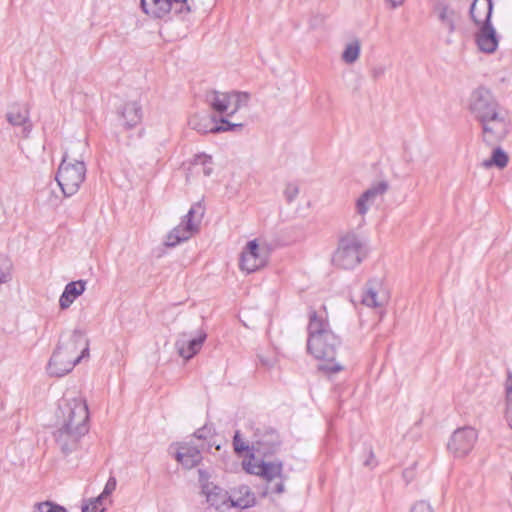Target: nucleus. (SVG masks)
<instances>
[{
  "label": "nucleus",
  "instance_id": "f257e3e1",
  "mask_svg": "<svg viewBox=\"0 0 512 512\" xmlns=\"http://www.w3.org/2000/svg\"><path fill=\"white\" fill-rule=\"evenodd\" d=\"M307 351L316 359L327 361L319 368L328 374H334L343 369L339 363H335L337 349L340 347V338L331 330L325 308L309 312L307 327Z\"/></svg>",
  "mask_w": 512,
  "mask_h": 512
},
{
  "label": "nucleus",
  "instance_id": "f03ea898",
  "mask_svg": "<svg viewBox=\"0 0 512 512\" xmlns=\"http://www.w3.org/2000/svg\"><path fill=\"white\" fill-rule=\"evenodd\" d=\"M89 357V340L81 330L60 336L59 342L47 365L49 375L63 377L84 358Z\"/></svg>",
  "mask_w": 512,
  "mask_h": 512
},
{
  "label": "nucleus",
  "instance_id": "7ed1b4c3",
  "mask_svg": "<svg viewBox=\"0 0 512 512\" xmlns=\"http://www.w3.org/2000/svg\"><path fill=\"white\" fill-rule=\"evenodd\" d=\"M87 149L85 140L71 141L68 143L63 160L59 165L56 181L65 197L76 194L85 180L86 166L82 158Z\"/></svg>",
  "mask_w": 512,
  "mask_h": 512
},
{
  "label": "nucleus",
  "instance_id": "20e7f679",
  "mask_svg": "<svg viewBox=\"0 0 512 512\" xmlns=\"http://www.w3.org/2000/svg\"><path fill=\"white\" fill-rule=\"evenodd\" d=\"M432 13L438 22L439 33L445 44H453V35L460 32L464 20L460 0H436Z\"/></svg>",
  "mask_w": 512,
  "mask_h": 512
},
{
  "label": "nucleus",
  "instance_id": "39448f33",
  "mask_svg": "<svg viewBox=\"0 0 512 512\" xmlns=\"http://www.w3.org/2000/svg\"><path fill=\"white\" fill-rule=\"evenodd\" d=\"M468 106L483 128H487L486 125L490 122L505 124V116L499 111L498 103L491 90L485 86H478L471 92Z\"/></svg>",
  "mask_w": 512,
  "mask_h": 512
},
{
  "label": "nucleus",
  "instance_id": "423d86ee",
  "mask_svg": "<svg viewBox=\"0 0 512 512\" xmlns=\"http://www.w3.org/2000/svg\"><path fill=\"white\" fill-rule=\"evenodd\" d=\"M364 240L355 233H347L339 239L337 249L332 256L335 267L350 270L358 266L366 257Z\"/></svg>",
  "mask_w": 512,
  "mask_h": 512
},
{
  "label": "nucleus",
  "instance_id": "0eeeda50",
  "mask_svg": "<svg viewBox=\"0 0 512 512\" xmlns=\"http://www.w3.org/2000/svg\"><path fill=\"white\" fill-rule=\"evenodd\" d=\"M58 423L89 431V410L86 400L77 395H65L59 402Z\"/></svg>",
  "mask_w": 512,
  "mask_h": 512
},
{
  "label": "nucleus",
  "instance_id": "6e6552de",
  "mask_svg": "<svg viewBox=\"0 0 512 512\" xmlns=\"http://www.w3.org/2000/svg\"><path fill=\"white\" fill-rule=\"evenodd\" d=\"M243 467L247 473L260 476L267 482L280 478L281 481L276 483L275 486L271 488V491L277 494L284 492L285 488L282 479L283 464L281 461L267 462L251 454L249 460L243 462Z\"/></svg>",
  "mask_w": 512,
  "mask_h": 512
},
{
  "label": "nucleus",
  "instance_id": "1a4fd4ad",
  "mask_svg": "<svg viewBox=\"0 0 512 512\" xmlns=\"http://www.w3.org/2000/svg\"><path fill=\"white\" fill-rule=\"evenodd\" d=\"M203 216V208L200 204L193 205L184 216L182 222L175 227L167 236V245L176 246L188 240L198 231L199 223Z\"/></svg>",
  "mask_w": 512,
  "mask_h": 512
},
{
  "label": "nucleus",
  "instance_id": "9d476101",
  "mask_svg": "<svg viewBox=\"0 0 512 512\" xmlns=\"http://www.w3.org/2000/svg\"><path fill=\"white\" fill-rule=\"evenodd\" d=\"M268 255L265 245H260L257 240L249 241L241 253L239 267L246 273L255 272L266 265Z\"/></svg>",
  "mask_w": 512,
  "mask_h": 512
},
{
  "label": "nucleus",
  "instance_id": "9b49d317",
  "mask_svg": "<svg viewBox=\"0 0 512 512\" xmlns=\"http://www.w3.org/2000/svg\"><path fill=\"white\" fill-rule=\"evenodd\" d=\"M477 438L478 433L474 428L470 426L458 428L451 435L447 449L455 457H464L472 451Z\"/></svg>",
  "mask_w": 512,
  "mask_h": 512
},
{
  "label": "nucleus",
  "instance_id": "f8f14e48",
  "mask_svg": "<svg viewBox=\"0 0 512 512\" xmlns=\"http://www.w3.org/2000/svg\"><path fill=\"white\" fill-rule=\"evenodd\" d=\"M207 334L204 330H197L195 334L179 333L175 341V348L180 357L185 360L193 358L202 348Z\"/></svg>",
  "mask_w": 512,
  "mask_h": 512
},
{
  "label": "nucleus",
  "instance_id": "ddd939ff",
  "mask_svg": "<svg viewBox=\"0 0 512 512\" xmlns=\"http://www.w3.org/2000/svg\"><path fill=\"white\" fill-rule=\"evenodd\" d=\"M202 494L206 498L207 512H226L233 507L232 497L228 492L213 483H203Z\"/></svg>",
  "mask_w": 512,
  "mask_h": 512
},
{
  "label": "nucleus",
  "instance_id": "4468645a",
  "mask_svg": "<svg viewBox=\"0 0 512 512\" xmlns=\"http://www.w3.org/2000/svg\"><path fill=\"white\" fill-rule=\"evenodd\" d=\"M389 301V291L380 278L369 280L362 294V304L370 308H383Z\"/></svg>",
  "mask_w": 512,
  "mask_h": 512
},
{
  "label": "nucleus",
  "instance_id": "2eb2a0df",
  "mask_svg": "<svg viewBox=\"0 0 512 512\" xmlns=\"http://www.w3.org/2000/svg\"><path fill=\"white\" fill-rule=\"evenodd\" d=\"M86 433V431H80L78 428L58 423L54 438L62 453L67 455L78 448L80 439Z\"/></svg>",
  "mask_w": 512,
  "mask_h": 512
},
{
  "label": "nucleus",
  "instance_id": "dca6fc26",
  "mask_svg": "<svg viewBox=\"0 0 512 512\" xmlns=\"http://www.w3.org/2000/svg\"><path fill=\"white\" fill-rule=\"evenodd\" d=\"M474 39L479 51L485 54H492L498 48L500 36L492 25V22H488L477 26Z\"/></svg>",
  "mask_w": 512,
  "mask_h": 512
},
{
  "label": "nucleus",
  "instance_id": "f3484780",
  "mask_svg": "<svg viewBox=\"0 0 512 512\" xmlns=\"http://www.w3.org/2000/svg\"><path fill=\"white\" fill-rule=\"evenodd\" d=\"M388 188L389 185L386 181H380L365 190L356 200L355 208L357 214L364 218L370 207L388 191Z\"/></svg>",
  "mask_w": 512,
  "mask_h": 512
},
{
  "label": "nucleus",
  "instance_id": "a211bd4d",
  "mask_svg": "<svg viewBox=\"0 0 512 512\" xmlns=\"http://www.w3.org/2000/svg\"><path fill=\"white\" fill-rule=\"evenodd\" d=\"M230 95L231 104L234 105V109L231 111L230 114H227L226 116H221L219 119L213 117L212 120L215 123L213 128H243L242 123L230 122L228 118L232 116L236 111L248 105L250 100V94H248L247 92L233 91L230 92Z\"/></svg>",
  "mask_w": 512,
  "mask_h": 512
},
{
  "label": "nucleus",
  "instance_id": "6ab92c4d",
  "mask_svg": "<svg viewBox=\"0 0 512 512\" xmlns=\"http://www.w3.org/2000/svg\"><path fill=\"white\" fill-rule=\"evenodd\" d=\"M279 444L278 434L274 430H268L262 436H257V439L252 443L253 454L265 457L274 453Z\"/></svg>",
  "mask_w": 512,
  "mask_h": 512
},
{
  "label": "nucleus",
  "instance_id": "aec40b11",
  "mask_svg": "<svg viewBox=\"0 0 512 512\" xmlns=\"http://www.w3.org/2000/svg\"><path fill=\"white\" fill-rule=\"evenodd\" d=\"M141 7L145 14L162 19L170 13L176 14V7L171 0H141Z\"/></svg>",
  "mask_w": 512,
  "mask_h": 512
},
{
  "label": "nucleus",
  "instance_id": "412c9836",
  "mask_svg": "<svg viewBox=\"0 0 512 512\" xmlns=\"http://www.w3.org/2000/svg\"><path fill=\"white\" fill-rule=\"evenodd\" d=\"M492 11V0H474L470 6L469 14L472 22L479 26L491 22Z\"/></svg>",
  "mask_w": 512,
  "mask_h": 512
},
{
  "label": "nucleus",
  "instance_id": "4be33fe9",
  "mask_svg": "<svg viewBox=\"0 0 512 512\" xmlns=\"http://www.w3.org/2000/svg\"><path fill=\"white\" fill-rule=\"evenodd\" d=\"M86 289V282L83 280L68 283L59 298V306L62 310L68 309L72 303L81 296Z\"/></svg>",
  "mask_w": 512,
  "mask_h": 512
},
{
  "label": "nucleus",
  "instance_id": "5701e85b",
  "mask_svg": "<svg viewBox=\"0 0 512 512\" xmlns=\"http://www.w3.org/2000/svg\"><path fill=\"white\" fill-rule=\"evenodd\" d=\"M176 459L185 468L191 469L198 465L202 456L200 450L189 444H180L176 453Z\"/></svg>",
  "mask_w": 512,
  "mask_h": 512
},
{
  "label": "nucleus",
  "instance_id": "b1692460",
  "mask_svg": "<svg viewBox=\"0 0 512 512\" xmlns=\"http://www.w3.org/2000/svg\"><path fill=\"white\" fill-rule=\"evenodd\" d=\"M120 116L123 119L125 128L137 126L142 119V108L137 101H130L124 104Z\"/></svg>",
  "mask_w": 512,
  "mask_h": 512
},
{
  "label": "nucleus",
  "instance_id": "393cba45",
  "mask_svg": "<svg viewBox=\"0 0 512 512\" xmlns=\"http://www.w3.org/2000/svg\"><path fill=\"white\" fill-rule=\"evenodd\" d=\"M206 100L211 109L220 114L226 113L228 107L231 105L230 92L213 90L206 95Z\"/></svg>",
  "mask_w": 512,
  "mask_h": 512
},
{
  "label": "nucleus",
  "instance_id": "a878e982",
  "mask_svg": "<svg viewBox=\"0 0 512 512\" xmlns=\"http://www.w3.org/2000/svg\"><path fill=\"white\" fill-rule=\"evenodd\" d=\"M7 120L12 126H23L29 120L28 109L22 105H14L7 112Z\"/></svg>",
  "mask_w": 512,
  "mask_h": 512
},
{
  "label": "nucleus",
  "instance_id": "bb28decb",
  "mask_svg": "<svg viewBox=\"0 0 512 512\" xmlns=\"http://www.w3.org/2000/svg\"><path fill=\"white\" fill-rule=\"evenodd\" d=\"M238 493L241 495L239 497L236 496V492H234V495L232 497V504L233 507H241V508H247L255 503V496L250 491V488L248 486H240L238 488Z\"/></svg>",
  "mask_w": 512,
  "mask_h": 512
},
{
  "label": "nucleus",
  "instance_id": "cd10ccee",
  "mask_svg": "<svg viewBox=\"0 0 512 512\" xmlns=\"http://www.w3.org/2000/svg\"><path fill=\"white\" fill-rule=\"evenodd\" d=\"M509 162L508 155L501 149V147L496 146L493 148L492 155L489 159L483 162L484 167L490 168L495 166L499 169H503L507 166Z\"/></svg>",
  "mask_w": 512,
  "mask_h": 512
},
{
  "label": "nucleus",
  "instance_id": "c85d7f7f",
  "mask_svg": "<svg viewBox=\"0 0 512 512\" xmlns=\"http://www.w3.org/2000/svg\"><path fill=\"white\" fill-rule=\"evenodd\" d=\"M360 51V41L358 39H354L345 45V48L341 55V59L346 64H353L358 60L360 56Z\"/></svg>",
  "mask_w": 512,
  "mask_h": 512
},
{
  "label": "nucleus",
  "instance_id": "c756f323",
  "mask_svg": "<svg viewBox=\"0 0 512 512\" xmlns=\"http://www.w3.org/2000/svg\"><path fill=\"white\" fill-rule=\"evenodd\" d=\"M191 165L195 170H201L204 176H210L213 173L214 163L210 155H195Z\"/></svg>",
  "mask_w": 512,
  "mask_h": 512
},
{
  "label": "nucleus",
  "instance_id": "7c9ffc66",
  "mask_svg": "<svg viewBox=\"0 0 512 512\" xmlns=\"http://www.w3.org/2000/svg\"><path fill=\"white\" fill-rule=\"evenodd\" d=\"M505 403H506V419L508 425L512 429V373L509 372L505 382Z\"/></svg>",
  "mask_w": 512,
  "mask_h": 512
},
{
  "label": "nucleus",
  "instance_id": "2f4dec72",
  "mask_svg": "<svg viewBox=\"0 0 512 512\" xmlns=\"http://www.w3.org/2000/svg\"><path fill=\"white\" fill-rule=\"evenodd\" d=\"M505 137V130H483L482 134L483 141L492 148L498 146Z\"/></svg>",
  "mask_w": 512,
  "mask_h": 512
},
{
  "label": "nucleus",
  "instance_id": "473e14b6",
  "mask_svg": "<svg viewBox=\"0 0 512 512\" xmlns=\"http://www.w3.org/2000/svg\"><path fill=\"white\" fill-rule=\"evenodd\" d=\"M11 270V260L5 255H0V283H7L11 280Z\"/></svg>",
  "mask_w": 512,
  "mask_h": 512
},
{
  "label": "nucleus",
  "instance_id": "72a5a7b5",
  "mask_svg": "<svg viewBox=\"0 0 512 512\" xmlns=\"http://www.w3.org/2000/svg\"><path fill=\"white\" fill-rule=\"evenodd\" d=\"M300 192L299 185L294 182L287 183L283 190V195L287 203H292L296 200Z\"/></svg>",
  "mask_w": 512,
  "mask_h": 512
},
{
  "label": "nucleus",
  "instance_id": "f704fd0d",
  "mask_svg": "<svg viewBox=\"0 0 512 512\" xmlns=\"http://www.w3.org/2000/svg\"><path fill=\"white\" fill-rule=\"evenodd\" d=\"M104 499L102 497H96L88 504L82 506V512H105L106 507L103 504Z\"/></svg>",
  "mask_w": 512,
  "mask_h": 512
},
{
  "label": "nucleus",
  "instance_id": "c9c22d12",
  "mask_svg": "<svg viewBox=\"0 0 512 512\" xmlns=\"http://www.w3.org/2000/svg\"><path fill=\"white\" fill-rule=\"evenodd\" d=\"M35 512H66V509L53 502H42L35 506Z\"/></svg>",
  "mask_w": 512,
  "mask_h": 512
},
{
  "label": "nucleus",
  "instance_id": "e433bc0d",
  "mask_svg": "<svg viewBox=\"0 0 512 512\" xmlns=\"http://www.w3.org/2000/svg\"><path fill=\"white\" fill-rule=\"evenodd\" d=\"M116 485H117L116 479L114 477H110L107 480L104 490L99 495V497H102V499L105 500L109 495H111L115 491Z\"/></svg>",
  "mask_w": 512,
  "mask_h": 512
},
{
  "label": "nucleus",
  "instance_id": "4c0bfd02",
  "mask_svg": "<svg viewBox=\"0 0 512 512\" xmlns=\"http://www.w3.org/2000/svg\"><path fill=\"white\" fill-rule=\"evenodd\" d=\"M176 7V14H188L191 7L188 3L189 0H171Z\"/></svg>",
  "mask_w": 512,
  "mask_h": 512
},
{
  "label": "nucleus",
  "instance_id": "58836bf2",
  "mask_svg": "<svg viewBox=\"0 0 512 512\" xmlns=\"http://www.w3.org/2000/svg\"><path fill=\"white\" fill-rule=\"evenodd\" d=\"M234 450L237 453H241L243 451H247L249 446L245 444V442L241 439L240 433L237 431L233 438Z\"/></svg>",
  "mask_w": 512,
  "mask_h": 512
},
{
  "label": "nucleus",
  "instance_id": "ea45409f",
  "mask_svg": "<svg viewBox=\"0 0 512 512\" xmlns=\"http://www.w3.org/2000/svg\"><path fill=\"white\" fill-rule=\"evenodd\" d=\"M411 512H432V509L428 503L421 501L413 506Z\"/></svg>",
  "mask_w": 512,
  "mask_h": 512
},
{
  "label": "nucleus",
  "instance_id": "a19ab883",
  "mask_svg": "<svg viewBox=\"0 0 512 512\" xmlns=\"http://www.w3.org/2000/svg\"><path fill=\"white\" fill-rule=\"evenodd\" d=\"M386 67L384 65H376L371 70V75L374 79H379L384 76Z\"/></svg>",
  "mask_w": 512,
  "mask_h": 512
},
{
  "label": "nucleus",
  "instance_id": "79ce46f5",
  "mask_svg": "<svg viewBox=\"0 0 512 512\" xmlns=\"http://www.w3.org/2000/svg\"><path fill=\"white\" fill-rule=\"evenodd\" d=\"M259 360H260L261 364L267 368H271L274 365L273 360L264 358L263 356H259Z\"/></svg>",
  "mask_w": 512,
  "mask_h": 512
},
{
  "label": "nucleus",
  "instance_id": "37998d69",
  "mask_svg": "<svg viewBox=\"0 0 512 512\" xmlns=\"http://www.w3.org/2000/svg\"><path fill=\"white\" fill-rule=\"evenodd\" d=\"M194 436L198 439H205L206 438V427H203L201 429H198L195 433H194Z\"/></svg>",
  "mask_w": 512,
  "mask_h": 512
},
{
  "label": "nucleus",
  "instance_id": "c03bdc74",
  "mask_svg": "<svg viewBox=\"0 0 512 512\" xmlns=\"http://www.w3.org/2000/svg\"><path fill=\"white\" fill-rule=\"evenodd\" d=\"M393 8H396L398 6H401L404 2V0H387Z\"/></svg>",
  "mask_w": 512,
  "mask_h": 512
},
{
  "label": "nucleus",
  "instance_id": "a18cd8bd",
  "mask_svg": "<svg viewBox=\"0 0 512 512\" xmlns=\"http://www.w3.org/2000/svg\"><path fill=\"white\" fill-rule=\"evenodd\" d=\"M365 465L368 466V465H371V459H368L365 461Z\"/></svg>",
  "mask_w": 512,
  "mask_h": 512
},
{
  "label": "nucleus",
  "instance_id": "49530a36",
  "mask_svg": "<svg viewBox=\"0 0 512 512\" xmlns=\"http://www.w3.org/2000/svg\"><path fill=\"white\" fill-rule=\"evenodd\" d=\"M213 132H219L220 130L219 129H216V130H212Z\"/></svg>",
  "mask_w": 512,
  "mask_h": 512
}]
</instances>
